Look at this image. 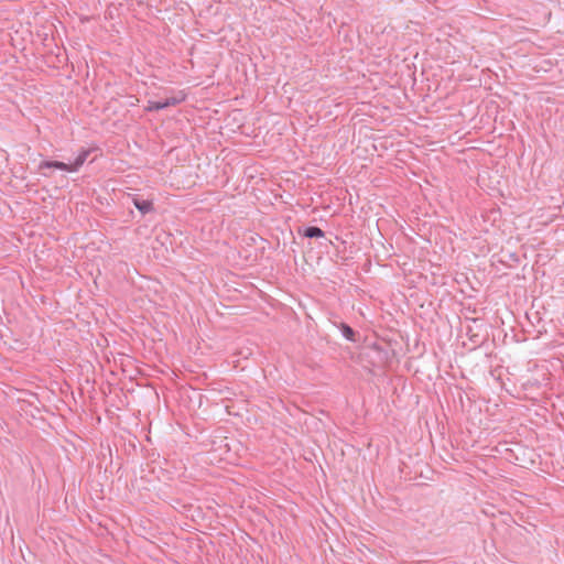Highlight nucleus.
<instances>
[{
    "label": "nucleus",
    "mask_w": 564,
    "mask_h": 564,
    "mask_svg": "<svg viewBox=\"0 0 564 564\" xmlns=\"http://www.w3.org/2000/svg\"><path fill=\"white\" fill-rule=\"evenodd\" d=\"M89 154L90 150H82L72 163H64L59 161H42L39 165V169H58L65 172H77L79 167L83 166V164L86 162Z\"/></svg>",
    "instance_id": "f257e3e1"
},
{
    "label": "nucleus",
    "mask_w": 564,
    "mask_h": 564,
    "mask_svg": "<svg viewBox=\"0 0 564 564\" xmlns=\"http://www.w3.org/2000/svg\"><path fill=\"white\" fill-rule=\"evenodd\" d=\"M185 100V95L180 91L177 95L166 97L161 100H149L145 106L147 111H158L165 109L167 107L176 106Z\"/></svg>",
    "instance_id": "f03ea898"
},
{
    "label": "nucleus",
    "mask_w": 564,
    "mask_h": 564,
    "mask_svg": "<svg viewBox=\"0 0 564 564\" xmlns=\"http://www.w3.org/2000/svg\"><path fill=\"white\" fill-rule=\"evenodd\" d=\"M132 202L135 208L143 215L151 213L154 209L152 200L140 199L139 197L135 196L132 198Z\"/></svg>",
    "instance_id": "7ed1b4c3"
},
{
    "label": "nucleus",
    "mask_w": 564,
    "mask_h": 564,
    "mask_svg": "<svg viewBox=\"0 0 564 564\" xmlns=\"http://www.w3.org/2000/svg\"><path fill=\"white\" fill-rule=\"evenodd\" d=\"M339 329H340V332H341V335H343L346 339H348V340H350V341H355V340H356V339H355V335H356V334H355L354 329H352L350 326H348L347 324L341 323V324L339 325Z\"/></svg>",
    "instance_id": "20e7f679"
},
{
    "label": "nucleus",
    "mask_w": 564,
    "mask_h": 564,
    "mask_svg": "<svg viewBox=\"0 0 564 564\" xmlns=\"http://www.w3.org/2000/svg\"><path fill=\"white\" fill-rule=\"evenodd\" d=\"M304 236L307 238H319L324 236V231L318 227L312 226L304 230Z\"/></svg>",
    "instance_id": "39448f33"
}]
</instances>
